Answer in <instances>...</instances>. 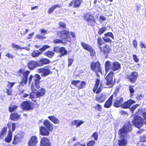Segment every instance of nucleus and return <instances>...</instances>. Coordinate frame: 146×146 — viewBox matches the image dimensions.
<instances>
[{
  "instance_id": "obj_29",
  "label": "nucleus",
  "mask_w": 146,
  "mask_h": 146,
  "mask_svg": "<svg viewBox=\"0 0 146 146\" xmlns=\"http://www.w3.org/2000/svg\"><path fill=\"white\" fill-rule=\"evenodd\" d=\"M45 90L43 88H41L39 91H38L36 93V95L37 97L43 96L45 93Z\"/></svg>"
},
{
  "instance_id": "obj_50",
  "label": "nucleus",
  "mask_w": 146,
  "mask_h": 146,
  "mask_svg": "<svg viewBox=\"0 0 146 146\" xmlns=\"http://www.w3.org/2000/svg\"><path fill=\"white\" fill-rule=\"evenodd\" d=\"M104 36H109L113 39H114V37L113 34L111 32H108L104 34Z\"/></svg>"
},
{
  "instance_id": "obj_40",
  "label": "nucleus",
  "mask_w": 146,
  "mask_h": 146,
  "mask_svg": "<svg viewBox=\"0 0 146 146\" xmlns=\"http://www.w3.org/2000/svg\"><path fill=\"white\" fill-rule=\"evenodd\" d=\"M102 39L104 41L106 42L111 43L112 41L111 40L106 36H104L102 37Z\"/></svg>"
},
{
  "instance_id": "obj_61",
  "label": "nucleus",
  "mask_w": 146,
  "mask_h": 146,
  "mask_svg": "<svg viewBox=\"0 0 146 146\" xmlns=\"http://www.w3.org/2000/svg\"><path fill=\"white\" fill-rule=\"evenodd\" d=\"M133 58L134 61L136 62H138L139 61V59H138L137 56L135 54H133Z\"/></svg>"
},
{
  "instance_id": "obj_38",
  "label": "nucleus",
  "mask_w": 146,
  "mask_h": 146,
  "mask_svg": "<svg viewBox=\"0 0 146 146\" xmlns=\"http://www.w3.org/2000/svg\"><path fill=\"white\" fill-rule=\"evenodd\" d=\"M97 43L98 44V46L100 49V47H102L101 46L104 43V42L100 37H99L97 40Z\"/></svg>"
},
{
  "instance_id": "obj_56",
  "label": "nucleus",
  "mask_w": 146,
  "mask_h": 146,
  "mask_svg": "<svg viewBox=\"0 0 146 146\" xmlns=\"http://www.w3.org/2000/svg\"><path fill=\"white\" fill-rule=\"evenodd\" d=\"M7 128L6 127H4L2 130L0 134V137L3 136L4 134L6 133L7 132Z\"/></svg>"
},
{
  "instance_id": "obj_57",
  "label": "nucleus",
  "mask_w": 146,
  "mask_h": 146,
  "mask_svg": "<svg viewBox=\"0 0 146 146\" xmlns=\"http://www.w3.org/2000/svg\"><path fill=\"white\" fill-rule=\"evenodd\" d=\"M139 106L138 104H136L133 105L131 108L130 110L133 112L135 111L137 108Z\"/></svg>"
},
{
  "instance_id": "obj_27",
  "label": "nucleus",
  "mask_w": 146,
  "mask_h": 146,
  "mask_svg": "<svg viewBox=\"0 0 146 146\" xmlns=\"http://www.w3.org/2000/svg\"><path fill=\"white\" fill-rule=\"evenodd\" d=\"M12 137V132L11 130V129H10L8 131V135L5 139V141L8 143L10 142L11 140Z\"/></svg>"
},
{
  "instance_id": "obj_16",
  "label": "nucleus",
  "mask_w": 146,
  "mask_h": 146,
  "mask_svg": "<svg viewBox=\"0 0 146 146\" xmlns=\"http://www.w3.org/2000/svg\"><path fill=\"white\" fill-rule=\"evenodd\" d=\"M38 142L37 137L35 136H32L31 138L29 143L28 146H35Z\"/></svg>"
},
{
  "instance_id": "obj_33",
  "label": "nucleus",
  "mask_w": 146,
  "mask_h": 146,
  "mask_svg": "<svg viewBox=\"0 0 146 146\" xmlns=\"http://www.w3.org/2000/svg\"><path fill=\"white\" fill-rule=\"evenodd\" d=\"M61 5H56L52 6L50 8L48 11L49 14H51L54 10L57 7L60 8Z\"/></svg>"
},
{
  "instance_id": "obj_4",
  "label": "nucleus",
  "mask_w": 146,
  "mask_h": 146,
  "mask_svg": "<svg viewBox=\"0 0 146 146\" xmlns=\"http://www.w3.org/2000/svg\"><path fill=\"white\" fill-rule=\"evenodd\" d=\"M132 122L133 125L137 128H139L141 127L144 123V119L141 117L135 115Z\"/></svg>"
},
{
  "instance_id": "obj_42",
  "label": "nucleus",
  "mask_w": 146,
  "mask_h": 146,
  "mask_svg": "<svg viewBox=\"0 0 146 146\" xmlns=\"http://www.w3.org/2000/svg\"><path fill=\"white\" fill-rule=\"evenodd\" d=\"M11 46L13 48H15L16 49H26V48H22L20 47L18 45L15 44L14 43H12V44Z\"/></svg>"
},
{
  "instance_id": "obj_31",
  "label": "nucleus",
  "mask_w": 146,
  "mask_h": 146,
  "mask_svg": "<svg viewBox=\"0 0 146 146\" xmlns=\"http://www.w3.org/2000/svg\"><path fill=\"white\" fill-rule=\"evenodd\" d=\"M81 45L84 49L88 51L92 48V47L90 45L84 42H82Z\"/></svg>"
},
{
  "instance_id": "obj_48",
  "label": "nucleus",
  "mask_w": 146,
  "mask_h": 146,
  "mask_svg": "<svg viewBox=\"0 0 146 146\" xmlns=\"http://www.w3.org/2000/svg\"><path fill=\"white\" fill-rule=\"evenodd\" d=\"M90 54V56L91 57L94 56L96 55V53L95 51L92 48L91 49L88 51Z\"/></svg>"
},
{
  "instance_id": "obj_52",
  "label": "nucleus",
  "mask_w": 146,
  "mask_h": 146,
  "mask_svg": "<svg viewBox=\"0 0 146 146\" xmlns=\"http://www.w3.org/2000/svg\"><path fill=\"white\" fill-rule=\"evenodd\" d=\"M129 90L131 96H132L134 92V89L133 88V86H130L129 87Z\"/></svg>"
},
{
  "instance_id": "obj_6",
  "label": "nucleus",
  "mask_w": 146,
  "mask_h": 146,
  "mask_svg": "<svg viewBox=\"0 0 146 146\" xmlns=\"http://www.w3.org/2000/svg\"><path fill=\"white\" fill-rule=\"evenodd\" d=\"M21 107L23 110L29 111L34 109L33 103L30 101H23L21 104Z\"/></svg>"
},
{
  "instance_id": "obj_17",
  "label": "nucleus",
  "mask_w": 146,
  "mask_h": 146,
  "mask_svg": "<svg viewBox=\"0 0 146 146\" xmlns=\"http://www.w3.org/2000/svg\"><path fill=\"white\" fill-rule=\"evenodd\" d=\"M41 78L40 76L37 74H36L33 78L35 81L34 84L35 86V87L38 89L40 88L39 86L40 80Z\"/></svg>"
},
{
  "instance_id": "obj_24",
  "label": "nucleus",
  "mask_w": 146,
  "mask_h": 146,
  "mask_svg": "<svg viewBox=\"0 0 146 146\" xmlns=\"http://www.w3.org/2000/svg\"><path fill=\"white\" fill-rule=\"evenodd\" d=\"M50 63V61L46 58L40 59L38 62L39 66H42L44 65L49 64Z\"/></svg>"
},
{
  "instance_id": "obj_19",
  "label": "nucleus",
  "mask_w": 146,
  "mask_h": 146,
  "mask_svg": "<svg viewBox=\"0 0 146 146\" xmlns=\"http://www.w3.org/2000/svg\"><path fill=\"white\" fill-rule=\"evenodd\" d=\"M40 146H51L49 139L46 137H43L40 142Z\"/></svg>"
},
{
  "instance_id": "obj_34",
  "label": "nucleus",
  "mask_w": 146,
  "mask_h": 146,
  "mask_svg": "<svg viewBox=\"0 0 146 146\" xmlns=\"http://www.w3.org/2000/svg\"><path fill=\"white\" fill-rule=\"evenodd\" d=\"M84 121L81 120H75L72 123V125H75L76 127H78L83 123Z\"/></svg>"
},
{
  "instance_id": "obj_63",
  "label": "nucleus",
  "mask_w": 146,
  "mask_h": 146,
  "mask_svg": "<svg viewBox=\"0 0 146 146\" xmlns=\"http://www.w3.org/2000/svg\"><path fill=\"white\" fill-rule=\"evenodd\" d=\"M15 82H9L7 88H11L15 84Z\"/></svg>"
},
{
  "instance_id": "obj_43",
  "label": "nucleus",
  "mask_w": 146,
  "mask_h": 146,
  "mask_svg": "<svg viewBox=\"0 0 146 146\" xmlns=\"http://www.w3.org/2000/svg\"><path fill=\"white\" fill-rule=\"evenodd\" d=\"M94 108L97 111H100L102 110V108L101 106L99 104H96L94 106Z\"/></svg>"
},
{
  "instance_id": "obj_49",
  "label": "nucleus",
  "mask_w": 146,
  "mask_h": 146,
  "mask_svg": "<svg viewBox=\"0 0 146 146\" xmlns=\"http://www.w3.org/2000/svg\"><path fill=\"white\" fill-rule=\"evenodd\" d=\"M86 85V83L84 81H82L81 83L80 82L78 86V89L83 88H84V86Z\"/></svg>"
},
{
  "instance_id": "obj_2",
  "label": "nucleus",
  "mask_w": 146,
  "mask_h": 146,
  "mask_svg": "<svg viewBox=\"0 0 146 146\" xmlns=\"http://www.w3.org/2000/svg\"><path fill=\"white\" fill-rule=\"evenodd\" d=\"M84 19L87 22L88 25L93 26L96 22V20L94 16L90 12L85 13L84 16Z\"/></svg>"
},
{
  "instance_id": "obj_5",
  "label": "nucleus",
  "mask_w": 146,
  "mask_h": 146,
  "mask_svg": "<svg viewBox=\"0 0 146 146\" xmlns=\"http://www.w3.org/2000/svg\"><path fill=\"white\" fill-rule=\"evenodd\" d=\"M19 72L20 73L23 74L22 81L20 82V83L22 86H24L25 85L27 82L28 76L30 72L29 70L24 72V70L21 69L19 70Z\"/></svg>"
},
{
  "instance_id": "obj_64",
  "label": "nucleus",
  "mask_w": 146,
  "mask_h": 146,
  "mask_svg": "<svg viewBox=\"0 0 146 146\" xmlns=\"http://www.w3.org/2000/svg\"><path fill=\"white\" fill-rule=\"evenodd\" d=\"M133 43L134 47L135 48H136L137 45V42L136 40H134L133 41Z\"/></svg>"
},
{
  "instance_id": "obj_3",
  "label": "nucleus",
  "mask_w": 146,
  "mask_h": 146,
  "mask_svg": "<svg viewBox=\"0 0 146 146\" xmlns=\"http://www.w3.org/2000/svg\"><path fill=\"white\" fill-rule=\"evenodd\" d=\"M113 72L111 71L105 77V79L106 81L105 82L106 85L108 86L107 87L112 88L114 85V82L113 80Z\"/></svg>"
},
{
  "instance_id": "obj_26",
  "label": "nucleus",
  "mask_w": 146,
  "mask_h": 146,
  "mask_svg": "<svg viewBox=\"0 0 146 146\" xmlns=\"http://www.w3.org/2000/svg\"><path fill=\"white\" fill-rule=\"evenodd\" d=\"M40 134L42 135H48L49 134V131L43 126L41 127L40 128Z\"/></svg>"
},
{
  "instance_id": "obj_32",
  "label": "nucleus",
  "mask_w": 146,
  "mask_h": 146,
  "mask_svg": "<svg viewBox=\"0 0 146 146\" xmlns=\"http://www.w3.org/2000/svg\"><path fill=\"white\" fill-rule=\"evenodd\" d=\"M42 54V52L39 51L38 50H35L31 53V56L33 57L36 58Z\"/></svg>"
},
{
  "instance_id": "obj_53",
  "label": "nucleus",
  "mask_w": 146,
  "mask_h": 146,
  "mask_svg": "<svg viewBox=\"0 0 146 146\" xmlns=\"http://www.w3.org/2000/svg\"><path fill=\"white\" fill-rule=\"evenodd\" d=\"M58 25L61 28H65L66 27V23L63 22H59Z\"/></svg>"
},
{
  "instance_id": "obj_11",
  "label": "nucleus",
  "mask_w": 146,
  "mask_h": 146,
  "mask_svg": "<svg viewBox=\"0 0 146 146\" xmlns=\"http://www.w3.org/2000/svg\"><path fill=\"white\" fill-rule=\"evenodd\" d=\"M37 71L39 73H42L41 76L42 77L48 75L50 73V71L48 69L41 68L38 69Z\"/></svg>"
},
{
  "instance_id": "obj_10",
  "label": "nucleus",
  "mask_w": 146,
  "mask_h": 146,
  "mask_svg": "<svg viewBox=\"0 0 146 146\" xmlns=\"http://www.w3.org/2000/svg\"><path fill=\"white\" fill-rule=\"evenodd\" d=\"M24 133L23 132H21L18 133L14 136L13 144L16 145L19 142H20L21 139L23 137Z\"/></svg>"
},
{
  "instance_id": "obj_37",
  "label": "nucleus",
  "mask_w": 146,
  "mask_h": 146,
  "mask_svg": "<svg viewBox=\"0 0 146 146\" xmlns=\"http://www.w3.org/2000/svg\"><path fill=\"white\" fill-rule=\"evenodd\" d=\"M55 53L52 51H48L44 53V55L46 56L49 58H52L54 55Z\"/></svg>"
},
{
  "instance_id": "obj_8",
  "label": "nucleus",
  "mask_w": 146,
  "mask_h": 146,
  "mask_svg": "<svg viewBox=\"0 0 146 146\" xmlns=\"http://www.w3.org/2000/svg\"><path fill=\"white\" fill-rule=\"evenodd\" d=\"M90 67L91 69L94 71H96V72H101L100 64L98 62L95 63L92 62L91 64Z\"/></svg>"
},
{
  "instance_id": "obj_25",
  "label": "nucleus",
  "mask_w": 146,
  "mask_h": 146,
  "mask_svg": "<svg viewBox=\"0 0 146 146\" xmlns=\"http://www.w3.org/2000/svg\"><path fill=\"white\" fill-rule=\"evenodd\" d=\"M10 118L11 120L16 121L21 119V115L18 114L17 113H12L10 116Z\"/></svg>"
},
{
  "instance_id": "obj_15",
  "label": "nucleus",
  "mask_w": 146,
  "mask_h": 146,
  "mask_svg": "<svg viewBox=\"0 0 146 146\" xmlns=\"http://www.w3.org/2000/svg\"><path fill=\"white\" fill-rule=\"evenodd\" d=\"M28 67L30 70H32L35 68L39 66L38 62L33 60L30 61L28 64Z\"/></svg>"
},
{
  "instance_id": "obj_9",
  "label": "nucleus",
  "mask_w": 146,
  "mask_h": 146,
  "mask_svg": "<svg viewBox=\"0 0 146 146\" xmlns=\"http://www.w3.org/2000/svg\"><path fill=\"white\" fill-rule=\"evenodd\" d=\"M138 76V74L136 72L130 73L127 76V78L129 80L131 83H134L136 80Z\"/></svg>"
},
{
  "instance_id": "obj_44",
  "label": "nucleus",
  "mask_w": 146,
  "mask_h": 146,
  "mask_svg": "<svg viewBox=\"0 0 146 146\" xmlns=\"http://www.w3.org/2000/svg\"><path fill=\"white\" fill-rule=\"evenodd\" d=\"M61 47L59 46H54L53 48V51L56 53H59Z\"/></svg>"
},
{
  "instance_id": "obj_39",
  "label": "nucleus",
  "mask_w": 146,
  "mask_h": 146,
  "mask_svg": "<svg viewBox=\"0 0 146 146\" xmlns=\"http://www.w3.org/2000/svg\"><path fill=\"white\" fill-rule=\"evenodd\" d=\"M107 29L106 27H103L102 28L99 29L98 31V33L100 35H101Z\"/></svg>"
},
{
  "instance_id": "obj_41",
  "label": "nucleus",
  "mask_w": 146,
  "mask_h": 146,
  "mask_svg": "<svg viewBox=\"0 0 146 146\" xmlns=\"http://www.w3.org/2000/svg\"><path fill=\"white\" fill-rule=\"evenodd\" d=\"M80 82V81L79 80H74L72 81V84L78 88Z\"/></svg>"
},
{
  "instance_id": "obj_58",
  "label": "nucleus",
  "mask_w": 146,
  "mask_h": 146,
  "mask_svg": "<svg viewBox=\"0 0 146 146\" xmlns=\"http://www.w3.org/2000/svg\"><path fill=\"white\" fill-rule=\"evenodd\" d=\"M106 20V18L105 17L101 16L99 17V21L100 23H102L103 21H105Z\"/></svg>"
},
{
  "instance_id": "obj_62",
  "label": "nucleus",
  "mask_w": 146,
  "mask_h": 146,
  "mask_svg": "<svg viewBox=\"0 0 146 146\" xmlns=\"http://www.w3.org/2000/svg\"><path fill=\"white\" fill-rule=\"evenodd\" d=\"M92 136L94 138V140H97L98 139V134L97 133H93Z\"/></svg>"
},
{
  "instance_id": "obj_47",
  "label": "nucleus",
  "mask_w": 146,
  "mask_h": 146,
  "mask_svg": "<svg viewBox=\"0 0 146 146\" xmlns=\"http://www.w3.org/2000/svg\"><path fill=\"white\" fill-rule=\"evenodd\" d=\"M53 42H54L55 44L61 43L65 44L66 43V42H63L62 40L60 39H56L54 40Z\"/></svg>"
},
{
  "instance_id": "obj_55",
  "label": "nucleus",
  "mask_w": 146,
  "mask_h": 146,
  "mask_svg": "<svg viewBox=\"0 0 146 146\" xmlns=\"http://www.w3.org/2000/svg\"><path fill=\"white\" fill-rule=\"evenodd\" d=\"M6 93L9 95H12V89L7 88H6Z\"/></svg>"
},
{
  "instance_id": "obj_35",
  "label": "nucleus",
  "mask_w": 146,
  "mask_h": 146,
  "mask_svg": "<svg viewBox=\"0 0 146 146\" xmlns=\"http://www.w3.org/2000/svg\"><path fill=\"white\" fill-rule=\"evenodd\" d=\"M111 64L110 62L109 61H106L105 63V67L106 73H107L108 71L110 66H111Z\"/></svg>"
},
{
  "instance_id": "obj_21",
  "label": "nucleus",
  "mask_w": 146,
  "mask_h": 146,
  "mask_svg": "<svg viewBox=\"0 0 146 146\" xmlns=\"http://www.w3.org/2000/svg\"><path fill=\"white\" fill-rule=\"evenodd\" d=\"M135 103V101L132 100H130L126 102H124L122 106V107L124 109L130 108L131 105Z\"/></svg>"
},
{
  "instance_id": "obj_28",
  "label": "nucleus",
  "mask_w": 146,
  "mask_h": 146,
  "mask_svg": "<svg viewBox=\"0 0 146 146\" xmlns=\"http://www.w3.org/2000/svg\"><path fill=\"white\" fill-rule=\"evenodd\" d=\"M48 119L55 124H59L60 121L56 117L54 116H50L48 117Z\"/></svg>"
},
{
  "instance_id": "obj_18",
  "label": "nucleus",
  "mask_w": 146,
  "mask_h": 146,
  "mask_svg": "<svg viewBox=\"0 0 146 146\" xmlns=\"http://www.w3.org/2000/svg\"><path fill=\"white\" fill-rule=\"evenodd\" d=\"M82 1V0H73L69 4V6L73 5V8L78 7Z\"/></svg>"
},
{
  "instance_id": "obj_51",
  "label": "nucleus",
  "mask_w": 146,
  "mask_h": 146,
  "mask_svg": "<svg viewBox=\"0 0 146 146\" xmlns=\"http://www.w3.org/2000/svg\"><path fill=\"white\" fill-rule=\"evenodd\" d=\"M140 141L141 142H143L146 141V135H143L140 137Z\"/></svg>"
},
{
  "instance_id": "obj_59",
  "label": "nucleus",
  "mask_w": 146,
  "mask_h": 146,
  "mask_svg": "<svg viewBox=\"0 0 146 146\" xmlns=\"http://www.w3.org/2000/svg\"><path fill=\"white\" fill-rule=\"evenodd\" d=\"M74 61V59L72 58H68V66H70Z\"/></svg>"
},
{
  "instance_id": "obj_46",
  "label": "nucleus",
  "mask_w": 146,
  "mask_h": 146,
  "mask_svg": "<svg viewBox=\"0 0 146 146\" xmlns=\"http://www.w3.org/2000/svg\"><path fill=\"white\" fill-rule=\"evenodd\" d=\"M50 47V46L48 45H45L43 46L41 48H40L39 50L40 51V52H42V53L46 49Z\"/></svg>"
},
{
  "instance_id": "obj_36",
  "label": "nucleus",
  "mask_w": 146,
  "mask_h": 146,
  "mask_svg": "<svg viewBox=\"0 0 146 146\" xmlns=\"http://www.w3.org/2000/svg\"><path fill=\"white\" fill-rule=\"evenodd\" d=\"M101 86L100 84V87L98 88L99 86L95 85L93 89V92H96V94H98L102 90Z\"/></svg>"
},
{
  "instance_id": "obj_22",
  "label": "nucleus",
  "mask_w": 146,
  "mask_h": 146,
  "mask_svg": "<svg viewBox=\"0 0 146 146\" xmlns=\"http://www.w3.org/2000/svg\"><path fill=\"white\" fill-rule=\"evenodd\" d=\"M123 101V98L120 97L117 98L116 101L113 104V106L117 108L122 106Z\"/></svg>"
},
{
  "instance_id": "obj_7",
  "label": "nucleus",
  "mask_w": 146,
  "mask_h": 146,
  "mask_svg": "<svg viewBox=\"0 0 146 146\" xmlns=\"http://www.w3.org/2000/svg\"><path fill=\"white\" fill-rule=\"evenodd\" d=\"M57 35L58 37L62 39H65L69 37V31L67 30H63L61 31H58Z\"/></svg>"
},
{
  "instance_id": "obj_1",
  "label": "nucleus",
  "mask_w": 146,
  "mask_h": 146,
  "mask_svg": "<svg viewBox=\"0 0 146 146\" xmlns=\"http://www.w3.org/2000/svg\"><path fill=\"white\" fill-rule=\"evenodd\" d=\"M132 130L131 126L129 122L125 123L122 127L119 129L118 134L119 139L118 140L119 146H125L127 143L126 139L128 135L127 133Z\"/></svg>"
},
{
  "instance_id": "obj_45",
  "label": "nucleus",
  "mask_w": 146,
  "mask_h": 146,
  "mask_svg": "<svg viewBox=\"0 0 146 146\" xmlns=\"http://www.w3.org/2000/svg\"><path fill=\"white\" fill-rule=\"evenodd\" d=\"M18 107L15 105L13 106L12 107H10L9 108V111L10 112H12L15 110H16Z\"/></svg>"
},
{
  "instance_id": "obj_12",
  "label": "nucleus",
  "mask_w": 146,
  "mask_h": 146,
  "mask_svg": "<svg viewBox=\"0 0 146 146\" xmlns=\"http://www.w3.org/2000/svg\"><path fill=\"white\" fill-rule=\"evenodd\" d=\"M100 51L102 52H103L105 54L108 55L111 49L109 45L107 44L102 47H100L99 49Z\"/></svg>"
},
{
  "instance_id": "obj_13",
  "label": "nucleus",
  "mask_w": 146,
  "mask_h": 146,
  "mask_svg": "<svg viewBox=\"0 0 146 146\" xmlns=\"http://www.w3.org/2000/svg\"><path fill=\"white\" fill-rule=\"evenodd\" d=\"M43 124L45 127L50 131H51L53 129V124L48 119L44 120Z\"/></svg>"
},
{
  "instance_id": "obj_60",
  "label": "nucleus",
  "mask_w": 146,
  "mask_h": 146,
  "mask_svg": "<svg viewBox=\"0 0 146 146\" xmlns=\"http://www.w3.org/2000/svg\"><path fill=\"white\" fill-rule=\"evenodd\" d=\"M31 89L32 90V93H36L35 91L36 90L35 89L34 85L33 83L32 82L31 85Z\"/></svg>"
},
{
  "instance_id": "obj_20",
  "label": "nucleus",
  "mask_w": 146,
  "mask_h": 146,
  "mask_svg": "<svg viewBox=\"0 0 146 146\" xmlns=\"http://www.w3.org/2000/svg\"><path fill=\"white\" fill-rule=\"evenodd\" d=\"M106 99V95L105 94L101 93L96 96V100L98 103H102L104 102Z\"/></svg>"
},
{
  "instance_id": "obj_30",
  "label": "nucleus",
  "mask_w": 146,
  "mask_h": 146,
  "mask_svg": "<svg viewBox=\"0 0 146 146\" xmlns=\"http://www.w3.org/2000/svg\"><path fill=\"white\" fill-rule=\"evenodd\" d=\"M60 48L59 53L60 54V57H61L63 56L66 55L68 53V52L64 47H61Z\"/></svg>"
},
{
  "instance_id": "obj_23",
  "label": "nucleus",
  "mask_w": 146,
  "mask_h": 146,
  "mask_svg": "<svg viewBox=\"0 0 146 146\" xmlns=\"http://www.w3.org/2000/svg\"><path fill=\"white\" fill-rule=\"evenodd\" d=\"M113 98V95H111L110 97L104 105V108H109L111 107L112 104Z\"/></svg>"
},
{
  "instance_id": "obj_14",
  "label": "nucleus",
  "mask_w": 146,
  "mask_h": 146,
  "mask_svg": "<svg viewBox=\"0 0 146 146\" xmlns=\"http://www.w3.org/2000/svg\"><path fill=\"white\" fill-rule=\"evenodd\" d=\"M121 68V64L117 62H113L111 65V69L113 71L119 70Z\"/></svg>"
},
{
  "instance_id": "obj_54",
  "label": "nucleus",
  "mask_w": 146,
  "mask_h": 146,
  "mask_svg": "<svg viewBox=\"0 0 146 146\" xmlns=\"http://www.w3.org/2000/svg\"><path fill=\"white\" fill-rule=\"evenodd\" d=\"M95 143L96 142L95 141L91 140L87 143V146H93Z\"/></svg>"
}]
</instances>
